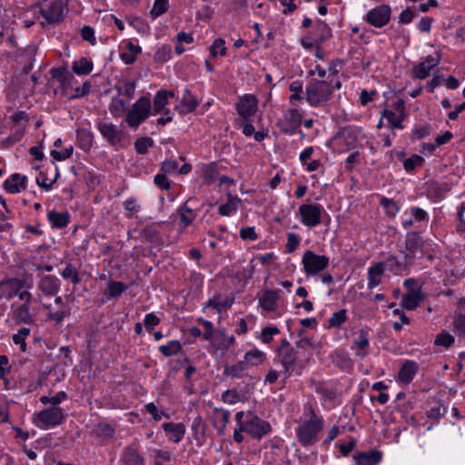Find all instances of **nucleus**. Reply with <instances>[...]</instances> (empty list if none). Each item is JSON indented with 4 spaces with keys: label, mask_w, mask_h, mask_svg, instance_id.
I'll return each mask as SVG.
<instances>
[{
    "label": "nucleus",
    "mask_w": 465,
    "mask_h": 465,
    "mask_svg": "<svg viewBox=\"0 0 465 465\" xmlns=\"http://www.w3.org/2000/svg\"><path fill=\"white\" fill-rule=\"evenodd\" d=\"M323 426V420L317 416L312 408H308L295 429L298 441L304 447L314 444L320 440Z\"/></svg>",
    "instance_id": "1"
},
{
    "label": "nucleus",
    "mask_w": 465,
    "mask_h": 465,
    "mask_svg": "<svg viewBox=\"0 0 465 465\" xmlns=\"http://www.w3.org/2000/svg\"><path fill=\"white\" fill-rule=\"evenodd\" d=\"M332 94V84L325 80L312 79L305 88V98L312 107H325Z\"/></svg>",
    "instance_id": "2"
},
{
    "label": "nucleus",
    "mask_w": 465,
    "mask_h": 465,
    "mask_svg": "<svg viewBox=\"0 0 465 465\" xmlns=\"http://www.w3.org/2000/svg\"><path fill=\"white\" fill-rule=\"evenodd\" d=\"M235 421L242 423V430L257 439H261L272 430L269 422L251 413L245 415L243 411H238L235 414Z\"/></svg>",
    "instance_id": "3"
},
{
    "label": "nucleus",
    "mask_w": 465,
    "mask_h": 465,
    "mask_svg": "<svg viewBox=\"0 0 465 465\" xmlns=\"http://www.w3.org/2000/svg\"><path fill=\"white\" fill-rule=\"evenodd\" d=\"M151 110L150 98L142 96L126 112L125 122L130 128L136 130L149 117Z\"/></svg>",
    "instance_id": "4"
},
{
    "label": "nucleus",
    "mask_w": 465,
    "mask_h": 465,
    "mask_svg": "<svg viewBox=\"0 0 465 465\" xmlns=\"http://www.w3.org/2000/svg\"><path fill=\"white\" fill-rule=\"evenodd\" d=\"M65 420L64 411L60 407L45 408L33 417V423L40 430H50L61 425Z\"/></svg>",
    "instance_id": "5"
},
{
    "label": "nucleus",
    "mask_w": 465,
    "mask_h": 465,
    "mask_svg": "<svg viewBox=\"0 0 465 465\" xmlns=\"http://www.w3.org/2000/svg\"><path fill=\"white\" fill-rule=\"evenodd\" d=\"M298 216L302 225L313 228L321 224L323 214H326L322 205L313 203H305L299 206Z\"/></svg>",
    "instance_id": "6"
},
{
    "label": "nucleus",
    "mask_w": 465,
    "mask_h": 465,
    "mask_svg": "<svg viewBox=\"0 0 465 465\" xmlns=\"http://www.w3.org/2000/svg\"><path fill=\"white\" fill-rule=\"evenodd\" d=\"M330 264V259L326 255L315 253L307 250L302 257V265L306 276H315L323 272Z\"/></svg>",
    "instance_id": "7"
},
{
    "label": "nucleus",
    "mask_w": 465,
    "mask_h": 465,
    "mask_svg": "<svg viewBox=\"0 0 465 465\" xmlns=\"http://www.w3.org/2000/svg\"><path fill=\"white\" fill-rule=\"evenodd\" d=\"M391 8L388 5H380L371 8L365 15V21L376 28L385 26L391 20Z\"/></svg>",
    "instance_id": "8"
},
{
    "label": "nucleus",
    "mask_w": 465,
    "mask_h": 465,
    "mask_svg": "<svg viewBox=\"0 0 465 465\" xmlns=\"http://www.w3.org/2000/svg\"><path fill=\"white\" fill-rule=\"evenodd\" d=\"M405 116V106L401 100L396 101L391 108L384 109L382 112V117L388 121L389 127L391 129H403L401 123Z\"/></svg>",
    "instance_id": "9"
},
{
    "label": "nucleus",
    "mask_w": 465,
    "mask_h": 465,
    "mask_svg": "<svg viewBox=\"0 0 465 465\" xmlns=\"http://www.w3.org/2000/svg\"><path fill=\"white\" fill-rule=\"evenodd\" d=\"M258 100L251 94H245L239 97L236 104V111L240 116L239 120L251 119L257 112Z\"/></svg>",
    "instance_id": "10"
},
{
    "label": "nucleus",
    "mask_w": 465,
    "mask_h": 465,
    "mask_svg": "<svg viewBox=\"0 0 465 465\" xmlns=\"http://www.w3.org/2000/svg\"><path fill=\"white\" fill-rule=\"evenodd\" d=\"M40 13L47 24L59 23L64 15V3L62 0H53L49 4L43 5Z\"/></svg>",
    "instance_id": "11"
},
{
    "label": "nucleus",
    "mask_w": 465,
    "mask_h": 465,
    "mask_svg": "<svg viewBox=\"0 0 465 465\" xmlns=\"http://www.w3.org/2000/svg\"><path fill=\"white\" fill-rule=\"evenodd\" d=\"M277 361L283 367L282 376L283 379H288L297 361V355L295 350L292 349H279Z\"/></svg>",
    "instance_id": "12"
},
{
    "label": "nucleus",
    "mask_w": 465,
    "mask_h": 465,
    "mask_svg": "<svg viewBox=\"0 0 465 465\" xmlns=\"http://www.w3.org/2000/svg\"><path fill=\"white\" fill-rule=\"evenodd\" d=\"M97 128L103 137L112 145H117L124 139V133L116 125L108 122H100Z\"/></svg>",
    "instance_id": "13"
},
{
    "label": "nucleus",
    "mask_w": 465,
    "mask_h": 465,
    "mask_svg": "<svg viewBox=\"0 0 465 465\" xmlns=\"http://www.w3.org/2000/svg\"><path fill=\"white\" fill-rule=\"evenodd\" d=\"M401 252L411 258V264L414 262L418 254H421V238L416 232L407 234L405 242V250Z\"/></svg>",
    "instance_id": "14"
},
{
    "label": "nucleus",
    "mask_w": 465,
    "mask_h": 465,
    "mask_svg": "<svg viewBox=\"0 0 465 465\" xmlns=\"http://www.w3.org/2000/svg\"><path fill=\"white\" fill-rule=\"evenodd\" d=\"M382 263L383 268H387L395 273L401 272L411 265V258L406 257L401 252L400 256L389 254Z\"/></svg>",
    "instance_id": "15"
},
{
    "label": "nucleus",
    "mask_w": 465,
    "mask_h": 465,
    "mask_svg": "<svg viewBox=\"0 0 465 465\" xmlns=\"http://www.w3.org/2000/svg\"><path fill=\"white\" fill-rule=\"evenodd\" d=\"M280 290H266L259 298V305L265 312H275L278 309Z\"/></svg>",
    "instance_id": "16"
},
{
    "label": "nucleus",
    "mask_w": 465,
    "mask_h": 465,
    "mask_svg": "<svg viewBox=\"0 0 465 465\" xmlns=\"http://www.w3.org/2000/svg\"><path fill=\"white\" fill-rule=\"evenodd\" d=\"M302 123V116L301 113L297 109H290L284 114L282 130L284 133L292 134Z\"/></svg>",
    "instance_id": "17"
},
{
    "label": "nucleus",
    "mask_w": 465,
    "mask_h": 465,
    "mask_svg": "<svg viewBox=\"0 0 465 465\" xmlns=\"http://www.w3.org/2000/svg\"><path fill=\"white\" fill-rule=\"evenodd\" d=\"M162 428L165 431L168 440L172 442L178 443L184 437L185 426L181 422H165L162 425Z\"/></svg>",
    "instance_id": "18"
},
{
    "label": "nucleus",
    "mask_w": 465,
    "mask_h": 465,
    "mask_svg": "<svg viewBox=\"0 0 465 465\" xmlns=\"http://www.w3.org/2000/svg\"><path fill=\"white\" fill-rule=\"evenodd\" d=\"M121 49L120 58L125 64H133L141 53V47L129 40L122 43Z\"/></svg>",
    "instance_id": "19"
},
{
    "label": "nucleus",
    "mask_w": 465,
    "mask_h": 465,
    "mask_svg": "<svg viewBox=\"0 0 465 465\" xmlns=\"http://www.w3.org/2000/svg\"><path fill=\"white\" fill-rule=\"evenodd\" d=\"M370 341L367 333L361 330L354 339L351 350L359 358H364L369 353Z\"/></svg>",
    "instance_id": "20"
},
{
    "label": "nucleus",
    "mask_w": 465,
    "mask_h": 465,
    "mask_svg": "<svg viewBox=\"0 0 465 465\" xmlns=\"http://www.w3.org/2000/svg\"><path fill=\"white\" fill-rule=\"evenodd\" d=\"M234 302L233 295H226L223 296L222 294H216L213 298L209 299V301L204 303V309L206 307H212L217 312L225 311L232 307Z\"/></svg>",
    "instance_id": "21"
},
{
    "label": "nucleus",
    "mask_w": 465,
    "mask_h": 465,
    "mask_svg": "<svg viewBox=\"0 0 465 465\" xmlns=\"http://www.w3.org/2000/svg\"><path fill=\"white\" fill-rule=\"evenodd\" d=\"M27 177L19 173L12 174L4 183V187L9 193H18L25 189Z\"/></svg>",
    "instance_id": "22"
},
{
    "label": "nucleus",
    "mask_w": 465,
    "mask_h": 465,
    "mask_svg": "<svg viewBox=\"0 0 465 465\" xmlns=\"http://www.w3.org/2000/svg\"><path fill=\"white\" fill-rule=\"evenodd\" d=\"M121 462L123 465H144V459L134 446L124 449Z\"/></svg>",
    "instance_id": "23"
},
{
    "label": "nucleus",
    "mask_w": 465,
    "mask_h": 465,
    "mask_svg": "<svg viewBox=\"0 0 465 465\" xmlns=\"http://www.w3.org/2000/svg\"><path fill=\"white\" fill-rule=\"evenodd\" d=\"M422 300L420 288L411 289L403 296L401 305L408 311H412L420 305Z\"/></svg>",
    "instance_id": "24"
},
{
    "label": "nucleus",
    "mask_w": 465,
    "mask_h": 465,
    "mask_svg": "<svg viewBox=\"0 0 465 465\" xmlns=\"http://www.w3.org/2000/svg\"><path fill=\"white\" fill-rule=\"evenodd\" d=\"M14 320L17 323L32 324L34 316L30 312V303H22L15 306L13 305Z\"/></svg>",
    "instance_id": "25"
},
{
    "label": "nucleus",
    "mask_w": 465,
    "mask_h": 465,
    "mask_svg": "<svg viewBox=\"0 0 465 465\" xmlns=\"http://www.w3.org/2000/svg\"><path fill=\"white\" fill-rule=\"evenodd\" d=\"M38 288L46 295H54L60 290V281L54 275H45L40 280Z\"/></svg>",
    "instance_id": "26"
},
{
    "label": "nucleus",
    "mask_w": 465,
    "mask_h": 465,
    "mask_svg": "<svg viewBox=\"0 0 465 465\" xmlns=\"http://www.w3.org/2000/svg\"><path fill=\"white\" fill-rule=\"evenodd\" d=\"M439 63V60L433 56H428L424 61L420 63L413 68V74L415 77L420 79L426 78L432 68H434Z\"/></svg>",
    "instance_id": "27"
},
{
    "label": "nucleus",
    "mask_w": 465,
    "mask_h": 465,
    "mask_svg": "<svg viewBox=\"0 0 465 465\" xmlns=\"http://www.w3.org/2000/svg\"><path fill=\"white\" fill-rule=\"evenodd\" d=\"M22 286L21 281L15 279L2 282L0 283L1 297L11 300L15 297Z\"/></svg>",
    "instance_id": "28"
},
{
    "label": "nucleus",
    "mask_w": 465,
    "mask_h": 465,
    "mask_svg": "<svg viewBox=\"0 0 465 465\" xmlns=\"http://www.w3.org/2000/svg\"><path fill=\"white\" fill-rule=\"evenodd\" d=\"M340 135L349 146H353L364 136L362 129L356 126H348L343 128L341 131Z\"/></svg>",
    "instance_id": "29"
},
{
    "label": "nucleus",
    "mask_w": 465,
    "mask_h": 465,
    "mask_svg": "<svg viewBox=\"0 0 465 465\" xmlns=\"http://www.w3.org/2000/svg\"><path fill=\"white\" fill-rule=\"evenodd\" d=\"M418 370L419 366L416 362L412 361H407L403 363L398 373L399 381L405 384L410 383L417 373Z\"/></svg>",
    "instance_id": "30"
},
{
    "label": "nucleus",
    "mask_w": 465,
    "mask_h": 465,
    "mask_svg": "<svg viewBox=\"0 0 465 465\" xmlns=\"http://www.w3.org/2000/svg\"><path fill=\"white\" fill-rule=\"evenodd\" d=\"M383 272L384 268L382 262H377L368 269V289H373L381 284Z\"/></svg>",
    "instance_id": "31"
},
{
    "label": "nucleus",
    "mask_w": 465,
    "mask_h": 465,
    "mask_svg": "<svg viewBox=\"0 0 465 465\" xmlns=\"http://www.w3.org/2000/svg\"><path fill=\"white\" fill-rule=\"evenodd\" d=\"M242 360L248 368L256 367L262 365L267 360V355L262 351L254 348L247 351Z\"/></svg>",
    "instance_id": "32"
},
{
    "label": "nucleus",
    "mask_w": 465,
    "mask_h": 465,
    "mask_svg": "<svg viewBox=\"0 0 465 465\" xmlns=\"http://www.w3.org/2000/svg\"><path fill=\"white\" fill-rule=\"evenodd\" d=\"M358 465H378L381 460V452L378 450H371L361 452L355 456Z\"/></svg>",
    "instance_id": "33"
},
{
    "label": "nucleus",
    "mask_w": 465,
    "mask_h": 465,
    "mask_svg": "<svg viewBox=\"0 0 465 465\" xmlns=\"http://www.w3.org/2000/svg\"><path fill=\"white\" fill-rule=\"evenodd\" d=\"M212 348L215 351H226L232 344L234 343L235 339L233 336H227L224 332L215 334L213 340L209 341Z\"/></svg>",
    "instance_id": "34"
},
{
    "label": "nucleus",
    "mask_w": 465,
    "mask_h": 465,
    "mask_svg": "<svg viewBox=\"0 0 465 465\" xmlns=\"http://www.w3.org/2000/svg\"><path fill=\"white\" fill-rule=\"evenodd\" d=\"M174 97L173 91H158L153 98V114L162 113L168 104V99Z\"/></svg>",
    "instance_id": "35"
},
{
    "label": "nucleus",
    "mask_w": 465,
    "mask_h": 465,
    "mask_svg": "<svg viewBox=\"0 0 465 465\" xmlns=\"http://www.w3.org/2000/svg\"><path fill=\"white\" fill-rule=\"evenodd\" d=\"M237 124L242 128V134L247 136H253L256 142H262L267 136V134L263 132H255L252 124L251 123V119L248 120H237Z\"/></svg>",
    "instance_id": "36"
},
{
    "label": "nucleus",
    "mask_w": 465,
    "mask_h": 465,
    "mask_svg": "<svg viewBox=\"0 0 465 465\" xmlns=\"http://www.w3.org/2000/svg\"><path fill=\"white\" fill-rule=\"evenodd\" d=\"M185 94L183 97L181 104L176 107V110L180 114H187L196 109L198 106L197 100L186 90Z\"/></svg>",
    "instance_id": "37"
},
{
    "label": "nucleus",
    "mask_w": 465,
    "mask_h": 465,
    "mask_svg": "<svg viewBox=\"0 0 465 465\" xmlns=\"http://www.w3.org/2000/svg\"><path fill=\"white\" fill-rule=\"evenodd\" d=\"M240 202L241 200L238 197H233L229 194L227 202L219 206V213L223 216H231L234 214L239 208Z\"/></svg>",
    "instance_id": "38"
},
{
    "label": "nucleus",
    "mask_w": 465,
    "mask_h": 465,
    "mask_svg": "<svg viewBox=\"0 0 465 465\" xmlns=\"http://www.w3.org/2000/svg\"><path fill=\"white\" fill-rule=\"evenodd\" d=\"M179 224L182 230L188 227L195 218L194 212L186 203L178 209Z\"/></svg>",
    "instance_id": "39"
},
{
    "label": "nucleus",
    "mask_w": 465,
    "mask_h": 465,
    "mask_svg": "<svg viewBox=\"0 0 465 465\" xmlns=\"http://www.w3.org/2000/svg\"><path fill=\"white\" fill-rule=\"evenodd\" d=\"M78 145L81 149L88 151L93 145V134L89 129L80 128L76 132Z\"/></svg>",
    "instance_id": "40"
},
{
    "label": "nucleus",
    "mask_w": 465,
    "mask_h": 465,
    "mask_svg": "<svg viewBox=\"0 0 465 465\" xmlns=\"http://www.w3.org/2000/svg\"><path fill=\"white\" fill-rule=\"evenodd\" d=\"M72 69L76 74L84 75L93 70V63L87 58L82 57L73 63Z\"/></svg>",
    "instance_id": "41"
},
{
    "label": "nucleus",
    "mask_w": 465,
    "mask_h": 465,
    "mask_svg": "<svg viewBox=\"0 0 465 465\" xmlns=\"http://www.w3.org/2000/svg\"><path fill=\"white\" fill-rule=\"evenodd\" d=\"M409 215H411L415 223H419L420 226H426L429 223V214L423 209L412 206L409 209Z\"/></svg>",
    "instance_id": "42"
},
{
    "label": "nucleus",
    "mask_w": 465,
    "mask_h": 465,
    "mask_svg": "<svg viewBox=\"0 0 465 465\" xmlns=\"http://www.w3.org/2000/svg\"><path fill=\"white\" fill-rule=\"evenodd\" d=\"M128 101L119 97H114L111 101L109 109L114 117H119L126 112Z\"/></svg>",
    "instance_id": "43"
},
{
    "label": "nucleus",
    "mask_w": 465,
    "mask_h": 465,
    "mask_svg": "<svg viewBox=\"0 0 465 465\" xmlns=\"http://www.w3.org/2000/svg\"><path fill=\"white\" fill-rule=\"evenodd\" d=\"M49 222L57 228H64L69 223V216L65 213L50 212L48 213Z\"/></svg>",
    "instance_id": "44"
},
{
    "label": "nucleus",
    "mask_w": 465,
    "mask_h": 465,
    "mask_svg": "<svg viewBox=\"0 0 465 465\" xmlns=\"http://www.w3.org/2000/svg\"><path fill=\"white\" fill-rule=\"evenodd\" d=\"M289 89L292 92L289 99L292 104L301 101L303 98V86L301 81H293L290 84Z\"/></svg>",
    "instance_id": "45"
},
{
    "label": "nucleus",
    "mask_w": 465,
    "mask_h": 465,
    "mask_svg": "<svg viewBox=\"0 0 465 465\" xmlns=\"http://www.w3.org/2000/svg\"><path fill=\"white\" fill-rule=\"evenodd\" d=\"M127 289V286L122 282H114L112 281L108 284V290L106 292V300H110L112 298H116L121 296V294Z\"/></svg>",
    "instance_id": "46"
},
{
    "label": "nucleus",
    "mask_w": 465,
    "mask_h": 465,
    "mask_svg": "<svg viewBox=\"0 0 465 465\" xmlns=\"http://www.w3.org/2000/svg\"><path fill=\"white\" fill-rule=\"evenodd\" d=\"M182 349L181 343L177 340H173L164 345L159 347V351L164 356H173L177 354Z\"/></svg>",
    "instance_id": "47"
},
{
    "label": "nucleus",
    "mask_w": 465,
    "mask_h": 465,
    "mask_svg": "<svg viewBox=\"0 0 465 465\" xmlns=\"http://www.w3.org/2000/svg\"><path fill=\"white\" fill-rule=\"evenodd\" d=\"M248 369L247 365L244 363V361L242 360L237 363L225 368L224 373L225 375L232 378H240L242 377L244 371Z\"/></svg>",
    "instance_id": "48"
},
{
    "label": "nucleus",
    "mask_w": 465,
    "mask_h": 465,
    "mask_svg": "<svg viewBox=\"0 0 465 465\" xmlns=\"http://www.w3.org/2000/svg\"><path fill=\"white\" fill-rule=\"evenodd\" d=\"M30 332L29 328L23 327L12 337L14 343L19 345L22 351H26L25 339L30 335Z\"/></svg>",
    "instance_id": "49"
},
{
    "label": "nucleus",
    "mask_w": 465,
    "mask_h": 465,
    "mask_svg": "<svg viewBox=\"0 0 465 465\" xmlns=\"http://www.w3.org/2000/svg\"><path fill=\"white\" fill-rule=\"evenodd\" d=\"M135 89L136 84L134 81H124L118 87V93L119 94L125 96L127 101H130L134 96Z\"/></svg>",
    "instance_id": "50"
},
{
    "label": "nucleus",
    "mask_w": 465,
    "mask_h": 465,
    "mask_svg": "<svg viewBox=\"0 0 465 465\" xmlns=\"http://www.w3.org/2000/svg\"><path fill=\"white\" fill-rule=\"evenodd\" d=\"M169 7L168 0H154L152 9L150 10V15L155 19L164 14Z\"/></svg>",
    "instance_id": "51"
},
{
    "label": "nucleus",
    "mask_w": 465,
    "mask_h": 465,
    "mask_svg": "<svg viewBox=\"0 0 465 465\" xmlns=\"http://www.w3.org/2000/svg\"><path fill=\"white\" fill-rule=\"evenodd\" d=\"M61 276L64 279H70L71 282L76 285L80 282L81 279L78 275L77 269L73 266L71 263H67L64 269L61 272Z\"/></svg>",
    "instance_id": "52"
},
{
    "label": "nucleus",
    "mask_w": 465,
    "mask_h": 465,
    "mask_svg": "<svg viewBox=\"0 0 465 465\" xmlns=\"http://www.w3.org/2000/svg\"><path fill=\"white\" fill-rule=\"evenodd\" d=\"M347 319L346 311L344 309L340 310L334 312L328 320V327L329 328H338L343 322H345Z\"/></svg>",
    "instance_id": "53"
},
{
    "label": "nucleus",
    "mask_w": 465,
    "mask_h": 465,
    "mask_svg": "<svg viewBox=\"0 0 465 465\" xmlns=\"http://www.w3.org/2000/svg\"><path fill=\"white\" fill-rule=\"evenodd\" d=\"M67 398L64 391H60L54 396H42L40 401L43 404H51L52 407H59L58 405Z\"/></svg>",
    "instance_id": "54"
},
{
    "label": "nucleus",
    "mask_w": 465,
    "mask_h": 465,
    "mask_svg": "<svg viewBox=\"0 0 465 465\" xmlns=\"http://www.w3.org/2000/svg\"><path fill=\"white\" fill-rule=\"evenodd\" d=\"M153 144V141L152 138L142 137V138H138L134 142V149L138 153L143 154V153H147L148 149L150 147H152Z\"/></svg>",
    "instance_id": "55"
},
{
    "label": "nucleus",
    "mask_w": 465,
    "mask_h": 465,
    "mask_svg": "<svg viewBox=\"0 0 465 465\" xmlns=\"http://www.w3.org/2000/svg\"><path fill=\"white\" fill-rule=\"evenodd\" d=\"M155 61L159 63H165L172 58V47L164 45L159 47L154 55Z\"/></svg>",
    "instance_id": "56"
},
{
    "label": "nucleus",
    "mask_w": 465,
    "mask_h": 465,
    "mask_svg": "<svg viewBox=\"0 0 465 465\" xmlns=\"http://www.w3.org/2000/svg\"><path fill=\"white\" fill-rule=\"evenodd\" d=\"M280 332L279 329L275 326H269L262 329L258 339L264 344H268L272 341L274 335Z\"/></svg>",
    "instance_id": "57"
},
{
    "label": "nucleus",
    "mask_w": 465,
    "mask_h": 465,
    "mask_svg": "<svg viewBox=\"0 0 465 465\" xmlns=\"http://www.w3.org/2000/svg\"><path fill=\"white\" fill-rule=\"evenodd\" d=\"M381 205L384 208L385 213L391 216H395L399 212V206L392 199L381 198Z\"/></svg>",
    "instance_id": "58"
},
{
    "label": "nucleus",
    "mask_w": 465,
    "mask_h": 465,
    "mask_svg": "<svg viewBox=\"0 0 465 465\" xmlns=\"http://www.w3.org/2000/svg\"><path fill=\"white\" fill-rule=\"evenodd\" d=\"M454 341H455V339L451 334H450L448 332H441L437 335L434 344L437 346H442V347H445L446 349H448L450 346H452Z\"/></svg>",
    "instance_id": "59"
},
{
    "label": "nucleus",
    "mask_w": 465,
    "mask_h": 465,
    "mask_svg": "<svg viewBox=\"0 0 465 465\" xmlns=\"http://www.w3.org/2000/svg\"><path fill=\"white\" fill-rule=\"evenodd\" d=\"M210 52L213 57L218 54L223 56L226 54L225 41L222 38L215 39L210 47Z\"/></svg>",
    "instance_id": "60"
},
{
    "label": "nucleus",
    "mask_w": 465,
    "mask_h": 465,
    "mask_svg": "<svg viewBox=\"0 0 465 465\" xmlns=\"http://www.w3.org/2000/svg\"><path fill=\"white\" fill-rule=\"evenodd\" d=\"M154 453V465H165L171 460L172 453L169 450H156Z\"/></svg>",
    "instance_id": "61"
},
{
    "label": "nucleus",
    "mask_w": 465,
    "mask_h": 465,
    "mask_svg": "<svg viewBox=\"0 0 465 465\" xmlns=\"http://www.w3.org/2000/svg\"><path fill=\"white\" fill-rule=\"evenodd\" d=\"M300 242H301V238L299 235L293 233V232H289L287 234V242H286V252L288 253H292L296 249L297 247L300 245Z\"/></svg>",
    "instance_id": "62"
},
{
    "label": "nucleus",
    "mask_w": 465,
    "mask_h": 465,
    "mask_svg": "<svg viewBox=\"0 0 465 465\" xmlns=\"http://www.w3.org/2000/svg\"><path fill=\"white\" fill-rule=\"evenodd\" d=\"M192 430L195 438L203 437L205 433V424L201 417H196L193 420Z\"/></svg>",
    "instance_id": "63"
},
{
    "label": "nucleus",
    "mask_w": 465,
    "mask_h": 465,
    "mask_svg": "<svg viewBox=\"0 0 465 465\" xmlns=\"http://www.w3.org/2000/svg\"><path fill=\"white\" fill-rule=\"evenodd\" d=\"M453 325L454 331L458 335L465 336V315H457L454 319Z\"/></svg>",
    "instance_id": "64"
}]
</instances>
